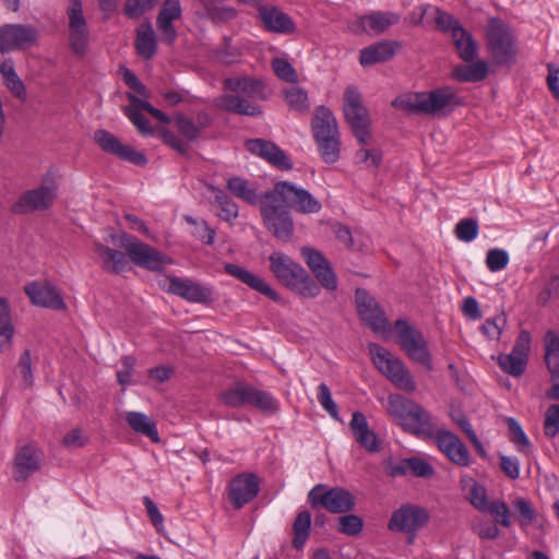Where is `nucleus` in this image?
<instances>
[{"label":"nucleus","mask_w":559,"mask_h":559,"mask_svg":"<svg viewBox=\"0 0 559 559\" xmlns=\"http://www.w3.org/2000/svg\"><path fill=\"white\" fill-rule=\"evenodd\" d=\"M436 443L438 449L457 466H469L472 459L465 443L453 432L448 430H438L436 432Z\"/></svg>","instance_id":"obj_24"},{"label":"nucleus","mask_w":559,"mask_h":559,"mask_svg":"<svg viewBox=\"0 0 559 559\" xmlns=\"http://www.w3.org/2000/svg\"><path fill=\"white\" fill-rule=\"evenodd\" d=\"M401 15L394 12L374 11L362 15L359 19V26L365 33L379 35L384 33L389 27L397 24Z\"/></svg>","instance_id":"obj_31"},{"label":"nucleus","mask_w":559,"mask_h":559,"mask_svg":"<svg viewBox=\"0 0 559 559\" xmlns=\"http://www.w3.org/2000/svg\"><path fill=\"white\" fill-rule=\"evenodd\" d=\"M219 400L226 406L234 408L251 405L265 414H274L278 411V403L270 393L243 382H237L223 391Z\"/></svg>","instance_id":"obj_5"},{"label":"nucleus","mask_w":559,"mask_h":559,"mask_svg":"<svg viewBox=\"0 0 559 559\" xmlns=\"http://www.w3.org/2000/svg\"><path fill=\"white\" fill-rule=\"evenodd\" d=\"M488 75V66L479 60L471 64L457 66L453 69V76L460 82H480Z\"/></svg>","instance_id":"obj_39"},{"label":"nucleus","mask_w":559,"mask_h":559,"mask_svg":"<svg viewBox=\"0 0 559 559\" xmlns=\"http://www.w3.org/2000/svg\"><path fill=\"white\" fill-rule=\"evenodd\" d=\"M388 413L405 431L428 437L433 433L430 414L418 403L400 394L388 397Z\"/></svg>","instance_id":"obj_4"},{"label":"nucleus","mask_w":559,"mask_h":559,"mask_svg":"<svg viewBox=\"0 0 559 559\" xmlns=\"http://www.w3.org/2000/svg\"><path fill=\"white\" fill-rule=\"evenodd\" d=\"M168 286L166 290L177 295L189 302L207 304L213 300L211 288L201 285L198 282L177 276L167 277Z\"/></svg>","instance_id":"obj_23"},{"label":"nucleus","mask_w":559,"mask_h":559,"mask_svg":"<svg viewBox=\"0 0 559 559\" xmlns=\"http://www.w3.org/2000/svg\"><path fill=\"white\" fill-rule=\"evenodd\" d=\"M321 158L326 164H334L340 158L341 140L340 135L316 139Z\"/></svg>","instance_id":"obj_45"},{"label":"nucleus","mask_w":559,"mask_h":559,"mask_svg":"<svg viewBox=\"0 0 559 559\" xmlns=\"http://www.w3.org/2000/svg\"><path fill=\"white\" fill-rule=\"evenodd\" d=\"M391 105L407 114L447 116L461 105V102L451 87H441L428 93L400 95L392 100Z\"/></svg>","instance_id":"obj_2"},{"label":"nucleus","mask_w":559,"mask_h":559,"mask_svg":"<svg viewBox=\"0 0 559 559\" xmlns=\"http://www.w3.org/2000/svg\"><path fill=\"white\" fill-rule=\"evenodd\" d=\"M177 131L188 141H195L200 135V128L195 122L182 114H176L173 118Z\"/></svg>","instance_id":"obj_48"},{"label":"nucleus","mask_w":559,"mask_h":559,"mask_svg":"<svg viewBox=\"0 0 559 559\" xmlns=\"http://www.w3.org/2000/svg\"><path fill=\"white\" fill-rule=\"evenodd\" d=\"M384 468L391 477L404 476L409 472V459L394 460L390 457L384 461Z\"/></svg>","instance_id":"obj_64"},{"label":"nucleus","mask_w":559,"mask_h":559,"mask_svg":"<svg viewBox=\"0 0 559 559\" xmlns=\"http://www.w3.org/2000/svg\"><path fill=\"white\" fill-rule=\"evenodd\" d=\"M311 530V514L309 511H300L294 523H293V532L294 537L292 540L293 548L300 550L304 548L306 542L310 536Z\"/></svg>","instance_id":"obj_42"},{"label":"nucleus","mask_w":559,"mask_h":559,"mask_svg":"<svg viewBox=\"0 0 559 559\" xmlns=\"http://www.w3.org/2000/svg\"><path fill=\"white\" fill-rule=\"evenodd\" d=\"M308 501L312 509L322 508L334 514L347 513L356 506L355 497L347 489L329 488L324 484L316 485L308 492Z\"/></svg>","instance_id":"obj_12"},{"label":"nucleus","mask_w":559,"mask_h":559,"mask_svg":"<svg viewBox=\"0 0 559 559\" xmlns=\"http://www.w3.org/2000/svg\"><path fill=\"white\" fill-rule=\"evenodd\" d=\"M260 214L264 226L276 239L287 242L293 238L294 221L289 210L267 191L264 192Z\"/></svg>","instance_id":"obj_11"},{"label":"nucleus","mask_w":559,"mask_h":559,"mask_svg":"<svg viewBox=\"0 0 559 559\" xmlns=\"http://www.w3.org/2000/svg\"><path fill=\"white\" fill-rule=\"evenodd\" d=\"M41 465L40 451L32 445L20 447L13 460V478L15 481H25L31 475L36 473Z\"/></svg>","instance_id":"obj_27"},{"label":"nucleus","mask_w":559,"mask_h":559,"mask_svg":"<svg viewBox=\"0 0 559 559\" xmlns=\"http://www.w3.org/2000/svg\"><path fill=\"white\" fill-rule=\"evenodd\" d=\"M245 146L250 153L265 159L280 170L287 171L293 168V163L288 155L271 141L251 139L246 141Z\"/></svg>","instance_id":"obj_25"},{"label":"nucleus","mask_w":559,"mask_h":559,"mask_svg":"<svg viewBox=\"0 0 559 559\" xmlns=\"http://www.w3.org/2000/svg\"><path fill=\"white\" fill-rule=\"evenodd\" d=\"M486 512H489L497 524H500L504 527L511 526L510 519V509L504 501L495 500L488 504V509Z\"/></svg>","instance_id":"obj_55"},{"label":"nucleus","mask_w":559,"mask_h":559,"mask_svg":"<svg viewBox=\"0 0 559 559\" xmlns=\"http://www.w3.org/2000/svg\"><path fill=\"white\" fill-rule=\"evenodd\" d=\"M504 324L506 319L503 317L486 319L481 325V331L488 338L499 340Z\"/></svg>","instance_id":"obj_63"},{"label":"nucleus","mask_w":559,"mask_h":559,"mask_svg":"<svg viewBox=\"0 0 559 559\" xmlns=\"http://www.w3.org/2000/svg\"><path fill=\"white\" fill-rule=\"evenodd\" d=\"M202 7L201 11L197 12L200 19H209L214 23H224L236 17L237 11L229 7H216L210 0H199Z\"/></svg>","instance_id":"obj_40"},{"label":"nucleus","mask_w":559,"mask_h":559,"mask_svg":"<svg viewBox=\"0 0 559 559\" xmlns=\"http://www.w3.org/2000/svg\"><path fill=\"white\" fill-rule=\"evenodd\" d=\"M364 528V521L357 514H345L337 519V531L347 536H358Z\"/></svg>","instance_id":"obj_47"},{"label":"nucleus","mask_w":559,"mask_h":559,"mask_svg":"<svg viewBox=\"0 0 559 559\" xmlns=\"http://www.w3.org/2000/svg\"><path fill=\"white\" fill-rule=\"evenodd\" d=\"M181 17V5L179 0H164L156 20L174 22Z\"/></svg>","instance_id":"obj_62"},{"label":"nucleus","mask_w":559,"mask_h":559,"mask_svg":"<svg viewBox=\"0 0 559 559\" xmlns=\"http://www.w3.org/2000/svg\"><path fill=\"white\" fill-rule=\"evenodd\" d=\"M395 329L400 345L409 358L431 370V356L423 333L402 319L395 322Z\"/></svg>","instance_id":"obj_14"},{"label":"nucleus","mask_w":559,"mask_h":559,"mask_svg":"<svg viewBox=\"0 0 559 559\" xmlns=\"http://www.w3.org/2000/svg\"><path fill=\"white\" fill-rule=\"evenodd\" d=\"M14 328L7 299L0 298V353L11 347Z\"/></svg>","instance_id":"obj_41"},{"label":"nucleus","mask_w":559,"mask_h":559,"mask_svg":"<svg viewBox=\"0 0 559 559\" xmlns=\"http://www.w3.org/2000/svg\"><path fill=\"white\" fill-rule=\"evenodd\" d=\"M187 223L194 227L192 234L195 238L203 242L211 245L214 241L215 231L212 229L205 221H198L191 216H185Z\"/></svg>","instance_id":"obj_58"},{"label":"nucleus","mask_w":559,"mask_h":559,"mask_svg":"<svg viewBox=\"0 0 559 559\" xmlns=\"http://www.w3.org/2000/svg\"><path fill=\"white\" fill-rule=\"evenodd\" d=\"M227 189L234 197L250 205H259L261 209V203L264 200V193L262 195L258 193V186L255 183L242 177H233L227 181Z\"/></svg>","instance_id":"obj_34"},{"label":"nucleus","mask_w":559,"mask_h":559,"mask_svg":"<svg viewBox=\"0 0 559 559\" xmlns=\"http://www.w3.org/2000/svg\"><path fill=\"white\" fill-rule=\"evenodd\" d=\"M94 140L98 146L107 154H111L122 160H127L138 166H144L147 158L141 152L135 151L133 147L123 144L115 134L104 129L96 130Z\"/></svg>","instance_id":"obj_19"},{"label":"nucleus","mask_w":559,"mask_h":559,"mask_svg":"<svg viewBox=\"0 0 559 559\" xmlns=\"http://www.w3.org/2000/svg\"><path fill=\"white\" fill-rule=\"evenodd\" d=\"M58 183L53 171H48L41 183L31 190L23 192L19 200L12 205L15 214H28L35 211L48 210L57 198Z\"/></svg>","instance_id":"obj_10"},{"label":"nucleus","mask_w":559,"mask_h":559,"mask_svg":"<svg viewBox=\"0 0 559 559\" xmlns=\"http://www.w3.org/2000/svg\"><path fill=\"white\" fill-rule=\"evenodd\" d=\"M141 110L143 109L140 108L138 104H132V106H127L124 108V114L141 134H152L153 129L150 127L148 120L144 117Z\"/></svg>","instance_id":"obj_52"},{"label":"nucleus","mask_w":559,"mask_h":559,"mask_svg":"<svg viewBox=\"0 0 559 559\" xmlns=\"http://www.w3.org/2000/svg\"><path fill=\"white\" fill-rule=\"evenodd\" d=\"M276 201L302 214H314L321 211V203L308 190L289 181H278L267 191Z\"/></svg>","instance_id":"obj_13"},{"label":"nucleus","mask_w":559,"mask_h":559,"mask_svg":"<svg viewBox=\"0 0 559 559\" xmlns=\"http://www.w3.org/2000/svg\"><path fill=\"white\" fill-rule=\"evenodd\" d=\"M355 302L360 319L374 332L385 333L389 321L378 301L364 288L355 292Z\"/></svg>","instance_id":"obj_18"},{"label":"nucleus","mask_w":559,"mask_h":559,"mask_svg":"<svg viewBox=\"0 0 559 559\" xmlns=\"http://www.w3.org/2000/svg\"><path fill=\"white\" fill-rule=\"evenodd\" d=\"M285 99L289 107L298 112H307L310 104L308 94L305 90L298 86H290L284 91Z\"/></svg>","instance_id":"obj_46"},{"label":"nucleus","mask_w":559,"mask_h":559,"mask_svg":"<svg viewBox=\"0 0 559 559\" xmlns=\"http://www.w3.org/2000/svg\"><path fill=\"white\" fill-rule=\"evenodd\" d=\"M300 252L320 285L326 290H336L337 276L325 257L320 251L310 247H302Z\"/></svg>","instance_id":"obj_21"},{"label":"nucleus","mask_w":559,"mask_h":559,"mask_svg":"<svg viewBox=\"0 0 559 559\" xmlns=\"http://www.w3.org/2000/svg\"><path fill=\"white\" fill-rule=\"evenodd\" d=\"M24 293L32 304L52 310H66L67 305L60 290L48 281H34L24 286Z\"/></svg>","instance_id":"obj_20"},{"label":"nucleus","mask_w":559,"mask_h":559,"mask_svg":"<svg viewBox=\"0 0 559 559\" xmlns=\"http://www.w3.org/2000/svg\"><path fill=\"white\" fill-rule=\"evenodd\" d=\"M126 420L136 433L147 437L154 443L160 441L156 424L147 415L140 412H129Z\"/></svg>","instance_id":"obj_37"},{"label":"nucleus","mask_w":559,"mask_h":559,"mask_svg":"<svg viewBox=\"0 0 559 559\" xmlns=\"http://www.w3.org/2000/svg\"><path fill=\"white\" fill-rule=\"evenodd\" d=\"M311 128L314 140L340 135L337 121L333 112L324 106L314 109Z\"/></svg>","instance_id":"obj_33"},{"label":"nucleus","mask_w":559,"mask_h":559,"mask_svg":"<svg viewBox=\"0 0 559 559\" xmlns=\"http://www.w3.org/2000/svg\"><path fill=\"white\" fill-rule=\"evenodd\" d=\"M451 37L461 59L468 62L476 58L477 45L471 33L463 27H456Z\"/></svg>","instance_id":"obj_38"},{"label":"nucleus","mask_w":559,"mask_h":559,"mask_svg":"<svg viewBox=\"0 0 559 559\" xmlns=\"http://www.w3.org/2000/svg\"><path fill=\"white\" fill-rule=\"evenodd\" d=\"M318 401L332 418L336 420L340 419L337 405L333 401L331 391L325 383H321L318 386Z\"/></svg>","instance_id":"obj_61"},{"label":"nucleus","mask_w":559,"mask_h":559,"mask_svg":"<svg viewBox=\"0 0 559 559\" xmlns=\"http://www.w3.org/2000/svg\"><path fill=\"white\" fill-rule=\"evenodd\" d=\"M272 69L278 79L288 83L298 82V74L287 60L282 58L273 59Z\"/></svg>","instance_id":"obj_54"},{"label":"nucleus","mask_w":559,"mask_h":559,"mask_svg":"<svg viewBox=\"0 0 559 559\" xmlns=\"http://www.w3.org/2000/svg\"><path fill=\"white\" fill-rule=\"evenodd\" d=\"M468 502L477 510L485 512L488 509L487 490L480 484H473L466 495Z\"/></svg>","instance_id":"obj_57"},{"label":"nucleus","mask_w":559,"mask_h":559,"mask_svg":"<svg viewBox=\"0 0 559 559\" xmlns=\"http://www.w3.org/2000/svg\"><path fill=\"white\" fill-rule=\"evenodd\" d=\"M110 238L114 242L118 239V245L126 250L129 259L140 267L155 272L160 271L165 264L173 263V260L166 254L127 233L119 236L112 235Z\"/></svg>","instance_id":"obj_9"},{"label":"nucleus","mask_w":559,"mask_h":559,"mask_svg":"<svg viewBox=\"0 0 559 559\" xmlns=\"http://www.w3.org/2000/svg\"><path fill=\"white\" fill-rule=\"evenodd\" d=\"M94 252L100 260L102 269L105 272L119 274L128 264L127 252L124 253L119 250H115L100 242L94 243Z\"/></svg>","instance_id":"obj_32"},{"label":"nucleus","mask_w":559,"mask_h":559,"mask_svg":"<svg viewBox=\"0 0 559 559\" xmlns=\"http://www.w3.org/2000/svg\"><path fill=\"white\" fill-rule=\"evenodd\" d=\"M344 116L352 132L360 145H368L371 140L370 117L362 104V96L356 86L349 85L344 92Z\"/></svg>","instance_id":"obj_7"},{"label":"nucleus","mask_w":559,"mask_h":559,"mask_svg":"<svg viewBox=\"0 0 559 559\" xmlns=\"http://www.w3.org/2000/svg\"><path fill=\"white\" fill-rule=\"evenodd\" d=\"M0 73L3 79V84L11 94L22 102L26 100L27 94L25 84L19 78L12 59H5L1 62Z\"/></svg>","instance_id":"obj_36"},{"label":"nucleus","mask_w":559,"mask_h":559,"mask_svg":"<svg viewBox=\"0 0 559 559\" xmlns=\"http://www.w3.org/2000/svg\"><path fill=\"white\" fill-rule=\"evenodd\" d=\"M223 84L226 90L236 94L241 93L252 99L264 100L267 98L265 85L259 79L249 76L227 78ZM214 104L216 107L234 114L246 116L262 114L260 106L239 95L223 94L215 98Z\"/></svg>","instance_id":"obj_1"},{"label":"nucleus","mask_w":559,"mask_h":559,"mask_svg":"<svg viewBox=\"0 0 559 559\" xmlns=\"http://www.w3.org/2000/svg\"><path fill=\"white\" fill-rule=\"evenodd\" d=\"M224 270L228 275L237 278L251 289L266 296L273 301H280V295L263 278L247 269L234 263H226Z\"/></svg>","instance_id":"obj_29"},{"label":"nucleus","mask_w":559,"mask_h":559,"mask_svg":"<svg viewBox=\"0 0 559 559\" xmlns=\"http://www.w3.org/2000/svg\"><path fill=\"white\" fill-rule=\"evenodd\" d=\"M455 236L464 242H471L478 235V223L474 218L461 219L455 226Z\"/></svg>","instance_id":"obj_53"},{"label":"nucleus","mask_w":559,"mask_h":559,"mask_svg":"<svg viewBox=\"0 0 559 559\" xmlns=\"http://www.w3.org/2000/svg\"><path fill=\"white\" fill-rule=\"evenodd\" d=\"M69 19V43L74 55L83 57L87 52L90 29L83 14L82 0H69L67 8Z\"/></svg>","instance_id":"obj_17"},{"label":"nucleus","mask_w":559,"mask_h":559,"mask_svg":"<svg viewBox=\"0 0 559 559\" xmlns=\"http://www.w3.org/2000/svg\"><path fill=\"white\" fill-rule=\"evenodd\" d=\"M270 270L284 286L297 292L301 297L314 298L320 287L308 272L283 252H273L270 257Z\"/></svg>","instance_id":"obj_3"},{"label":"nucleus","mask_w":559,"mask_h":559,"mask_svg":"<svg viewBox=\"0 0 559 559\" xmlns=\"http://www.w3.org/2000/svg\"><path fill=\"white\" fill-rule=\"evenodd\" d=\"M487 47L495 62L508 66L515 62L518 49L511 28L502 20L490 17L485 31Z\"/></svg>","instance_id":"obj_6"},{"label":"nucleus","mask_w":559,"mask_h":559,"mask_svg":"<svg viewBox=\"0 0 559 559\" xmlns=\"http://www.w3.org/2000/svg\"><path fill=\"white\" fill-rule=\"evenodd\" d=\"M215 202L221 209L218 213L221 218L230 222L238 217V205L225 192L218 190L215 194Z\"/></svg>","instance_id":"obj_50"},{"label":"nucleus","mask_w":559,"mask_h":559,"mask_svg":"<svg viewBox=\"0 0 559 559\" xmlns=\"http://www.w3.org/2000/svg\"><path fill=\"white\" fill-rule=\"evenodd\" d=\"M134 48L143 60H151L157 51V39L150 23H143L136 28Z\"/></svg>","instance_id":"obj_35"},{"label":"nucleus","mask_w":559,"mask_h":559,"mask_svg":"<svg viewBox=\"0 0 559 559\" xmlns=\"http://www.w3.org/2000/svg\"><path fill=\"white\" fill-rule=\"evenodd\" d=\"M498 362L503 371L513 377H520L525 371L526 360L512 353L500 355Z\"/></svg>","instance_id":"obj_49"},{"label":"nucleus","mask_w":559,"mask_h":559,"mask_svg":"<svg viewBox=\"0 0 559 559\" xmlns=\"http://www.w3.org/2000/svg\"><path fill=\"white\" fill-rule=\"evenodd\" d=\"M514 516L522 528L538 522V513L533 503L524 498H516L513 503Z\"/></svg>","instance_id":"obj_43"},{"label":"nucleus","mask_w":559,"mask_h":559,"mask_svg":"<svg viewBox=\"0 0 559 559\" xmlns=\"http://www.w3.org/2000/svg\"><path fill=\"white\" fill-rule=\"evenodd\" d=\"M260 491V481L252 473H242L231 479L228 496L235 509H240L252 501Z\"/></svg>","instance_id":"obj_22"},{"label":"nucleus","mask_w":559,"mask_h":559,"mask_svg":"<svg viewBox=\"0 0 559 559\" xmlns=\"http://www.w3.org/2000/svg\"><path fill=\"white\" fill-rule=\"evenodd\" d=\"M157 1L158 0H127L123 12L130 19H138L153 9Z\"/></svg>","instance_id":"obj_56"},{"label":"nucleus","mask_w":559,"mask_h":559,"mask_svg":"<svg viewBox=\"0 0 559 559\" xmlns=\"http://www.w3.org/2000/svg\"><path fill=\"white\" fill-rule=\"evenodd\" d=\"M509 254L503 249H490L486 255V265L491 272H498L507 267Z\"/></svg>","instance_id":"obj_59"},{"label":"nucleus","mask_w":559,"mask_h":559,"mask_svg":"<svg viewBox=\"0 0 559 559\" xmlns=\"http://www.w3.org/2000/svg\"><path fill=\"white\" fill-rule=\"evenodd\" d=\"M361 145L355 153L357 163L362 164L366 168H378L382 162V152L378 148H367Z\"/></svg>","instance_id":"obj_51"},{"label":"nucleus","mask_w":559,"mask_h":559,"mask_svg":"<svg viewBox=\"0 0 559 559\" xmlns=\"http://www.w3.org/2000/svg\"><path fill=\"white\" fill-rule=\"evenodd\" d=\"M403 44L399 40H381L369 45L360 50L359 62L362 67L372 66L379 62H386L402 49Z\"/></svg>","instance_id":"obj_28"},{"label":"nucleus","mask_w":559,"mask_h":559,"mask_svg":"<svg viewBox=\"0 0 559 559\" xmlns=\"http://www.w3.org/2000/svg\"><path fill=\"white\" fill-rule=\"evenodd\" d=\"M368 349L376 368L396 388L406 392L416 390L411 372L400 359L394 358L386 349L376 343L369 344Z\"/></svg>","instance_id":"obj_8"},{"label":"nucleus","mask_w":559,"mask_h":559,"mask_svg":"<svg viewBox=\"0 0 559 559\" xmlns=\"http://www.w3.org/2000/svg\"><path fill=\"white\" fill-rule=\"evenodd\" d=\"M258 19L269 33L288 35L296 32L293 19L276 5L263 3L258 10Z\"/></svg>","instance_id":"obj_26"},{"label":"nucleus","mask_w":559,"mask_h":559,"mask_svg":"<svg viewBox=\"0 0 559 559\" xmlns=\"http://www.w3.org/2000/svg\"><path fill=\"white\" fill-rule=\"evenodd\" d=\"M349 427L355 440L360 447L371 453L380 451L378 438L376 433L369 429L367 418L362 413L355 412L353 414Z\"/></svg>","instance_id":"obj_30"},{"label":"nucleus","mask_w":559,"mask_h":559,"mask_svg":"<svg viewBox=\"0 0 559 559\" xmlns=\"http://www.w3.org/2000/svg\"><path fill=\"white\" fill-rule=\"evenodd\" d=\"M545 341V362L548 369L559 376V333L548 331L544 337Z\"/></svg>","instance_id":"obj_44"},{"label":"nucleus","mask_w":559,"mask_h":559,"mask_svg":"<svg viewBox=\"0 0 559 559\" xmlns=\"http://www.w3.org/2000/svg\"><path fill=\"white\" fill-rule=\"evenodd\" d=\"M428 522L429 514L426 509L414 504H403L392 512L388 530L409 534L408 543H413L416 533Z\"/></svg>","instance_id":"obj_15"},{"label":"nucleus","mask_w":559,"mask_h":559,"mask_svg":"<svg viewBox=\"0 0 559 559\" xmlns=\"http://www.w3.org/2000/svg\"><path fill=\"white\" fill-rule=\"evenodd\" d=\"M544 433L554 438L559 433V404L550 405L545 413Z\"/></svg>","instance_id":"obj_60"},{"label":"nucleus","mask_w":559,"mask_h":559,"mask_svg":"<svg viewBox=\"0 0 559 559\" xmlns=\"http://www.w3.org/2000/svg\"><path fill=\"white\" fill-rule=\"evenodd\" d=\"M38 29L31 24H4L0 26V52L26 50L37 45Z\"/></svg>","instance_id":"obj_16"}]
</instances>
